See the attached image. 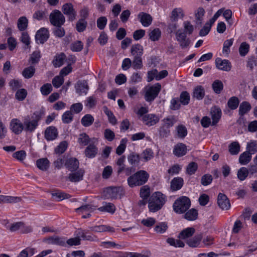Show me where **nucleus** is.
Instances as JSON below:
<instances>
[{
  "mask_svg": "<svg viewBox=\"0 0 257 257\" xmlns=\"http://www.w3.org/2000/svg\"><path fill=\"white\" fill-rule=\"evenodd\" d=\"M40 91L43 95L47 96L52 91V86L50 83H46L41 87Z\"/></svg>",
  "mask_w": 257,
  "mask_h": 257,
  "instance_id": "bf43d9fd",
  "label": "nucleus"
},
{
  "mask_svg": "<svg viewBox=\"0 0 257 257\" xmlns=\"http://www.w3.org/2000/svg\"><path fill=\"white\" fill-rule=\"evenodd\" d=\"M186 35L182 29L177 30L175 33L176 39L182 49L187 48L191 44V41Z\"/></svg>",
  "mask_w": 257,
  "mask_h": 257,
  "instance_id": "0eeeda50",
  "label": "nucleus"
},
{
  "mask_svg": "<svg viewBox=\"0 0 257 257\" xmlns=\"http://www.w3.org/2000/svg\"><path fill=\"white\" fill-rule=\"evenodd\" d=\"M211 118L212 119V125H215L219 120L222 112L220 108L214 106L211 110Z\"/></svg>",
  "mask_w": 257,
  "mask_h": 257,
  "instance_id": "4be33fe9",
  "label": "nucleus"
},
{
  "mask_svg": "<svg viewBox=\"0 0 257 257\" xmlns=\"http://www.w3.org/2000/svg\"><path fill=\"white\" fill-rule=\"evenodd\" d=\"M161 89V85L157 83L154 85L146 88L145 98L147 101H153L158 96Z\"/></svg>",
  "mask_w": 257,
  "mask_h": 257,
  "instance_id": "39448f33",
  "label": "nucleus"
},
{
  "mask_svg": "<svg viewBox=\"0 0 257 257\" xmlns=\"http://www.w3.org/2000/svg\"><path fill=\"white\" fill-rule=\"evenodd\" d=\"M251 159V154L249 152L246 151L240 155L239 162L241 165H246L250 161Z\"/></svg>",
  "mask_w": 257,
  "mask_h": 257,
  "instance_id": "473e14b6",
  "label": "nucleus"
},
{
  "mask_svg": "<svg viewBox=\"0 0 257 257\" xmlns=\"http://www.w3.org/2000/svg\"><path fill=\"white\" fill-rule=\"evenodd\" d=\"M18 28L21 31H25L28 26V20L26 17H21L18 20Z\"/></svg>",
  "mask_w": 257,
  "mask_h": 257,
  "instance_id": "f704fd0d",
  "label": "nucleus"
},
{
  "mask_svg": "<svg viewBox=\"0 0 257 257\" xmlns=\"http://www.w3.org/2000/svg\"><path fill=\"white\" fill-rule=\"evenodd\" d=\"M73 118V114L71 111H66L62 116V120L64 123H69Z\"/></svg>",
  "mask_w": 257,
  "mask_h": 257,
  "instance_id": "5fc2aeb1",
  "label": "nucleus"
},
{
  "mask_svg": "<svg viewBox=\"0 0 257 257\" xmlns=\"http://www.w3.org/2000/svg\"><path fill=\"white\" fill-rule=\"evenodd\" d=\"M127 159L131 165L135 166L139 163L140 157L137 154L132 153L127 156Z\"/></svg>",
  "mask_w": 257,
  "mask_h": 257,
  "instance_id": "a18cd8bd",
  "label": "nucleus"
},
{
  "mask_svg": "<svg viewBox=\"0 0 257 257\" xmlns=\"http://www.w3.org/2000/svg\"><path fill=\"white\" fill-rule=\"evenodd\" d=\"M183 180L180 177L174 178L171 182V188L173 191L179 190L183 186Z\"/></svg>",
  "mask_w": 257,
  "mask_h": 257,
  "instance_id": "c85d7f7f",
  "label": "nucleus"
},
{
  "mask_svg": "<svg viewBox=\"0 0 257 257\" xmlns=\"http://www.w3.org/2000/svg\"><path fill=\"white\" fill-rule=\"evenodd\" d=\"M24 126L19 119L13 118L10 122V129L16 135L20 134L24 130Z\"/></svg>",
  "mask_w": 257,
  "mask_h": 257,
  "instance_id": "1a4fd4ad",
  "label": "nucleus"
},
{
  "mask_svg": "<svg viewBox=\"0 0 257 257\" xmlns=\"http://www.w3.org/2000/svg\"><path fill=\"white\" fill-rule=\"evenodd\" d=\"M166 202L165 196L160 192L154 193L150 197L148 207L151 212H155L162 208Z\"/></svg>",
  "mask_w": 257,
  "mask_h": 257,
  "instance_id": "f257e3e1",
  "label": "nucleus"
},
{
  "mask_svg": "<svg viewBox=\"0 0 257 257\" xmlns=\"http://www.w3.org/2000/svg\"><path fill=\"white\" fill-rule=\"evenodd\" d=\"M66 59V55L63 53L57 55L53 61V64L55 67L61 66Z\"/></svg>",
  "mask_w": 257,
  "mask_h": 257,
  "instance_id": "7c9ffc66",
  "label": "nucleus"
},
{
  "mask_svg": "<svg viewBox=\"0 0 257 257\" xmlns=\"http://www.w3.org/2000/svg\"><path fill=\"white\" fill-rule=\"evenodd\" d=\"M98 149L94 143L89 144L85 150V155L88 158H92L95 157L97 154Z\"/></svg>",
  "mask_w": 257,
  "mask_h": 257,
  "instance_id": "aec40b11",
  "label": "nucleus"
},
{
  "mask_svg": "<svg viewBox=\"0 0 257 257\" xmlns=\"http://www.w3.org/2000/svg\"><path fill=\"white\" fill-rule=\"evenodd\" d=\"M251 108V105L248 102L243 101L239 106L238 114L241 116H243L249 112Z\"/></svg>",
  "mask_w": 257,
  "mask_h": 257,
  "instance_id": "393cba45",
  "label": "nucleus"
},
{
  "mask_svg": "<svg viewBox=\"0 0 257 257\" xmlns=\"http://www.w3.org/2000/svg\"><path fill=\"white\" fill-rule=\"evenodd\" d=\"M62 11L63 14L68 17L69 21L72 22L75 20L76 12L71 3L65 4L62 6Z\"/></svg>",
  "mask_w": 257,
  "mask_h": 257,
  "instance_id": "6e6552de",
  "label": "nucleus"
},
{
  "mask_svg": "<svg viewBox=\"0 0 257 257\" xmlns=\"http://www.w3.org/2000/svg\"><path fill=\"white\" fill-rule=\"evenodd\" d=\"M38 124L36 122L32 120L29 116L25 117L24 120V130L27 132L32 133L34 132L37 127Z\"/></svg>",
  "mask_w": 257,
  "mask_h": 257,
  "instance_id": "f8f14e48",
  "label": "nucleus"
},
{
  "mask_svg": "<svg viewBox=\"0 0 257 257\" xmlns=\"http://www.w3.org/2000/svg\"><path fill=\"white\" fill-rule=\"evenodd\" d=\"M154 156V153L151 149H147L144 150L141 154V157L145 162H147L149 160L153 158Z\"/></svg>",
  "mask_w": 257,
  "mask_h": 257,
  "instance_id": "6e6d98bb",
  "label": "nucleus"
},
{
  "mask_svg": "<svg viewBox=\"0 0 257 257\" xmlns=\"http://www.w3.org/2000/svg\"><path fill=\"white\" fill-rule=\"evenodd\" d=\"M133 67L135 69H140L143 67V62L142 57H134L133 61H132Z\"/></svg>",
  "mask_w": 257,
  "mask_h": 257,
  "instance_id": "13d9d810",
  "label": "nucleus"
},
{
  "mask_svg": "<svg viewBox=\"0 0 257 257\" xmlns=\"http://www.w3.org/2000/svg\"><path fill=\"white\" fill-rule=\"evenodd\" d=\"M20 39L21 42L25 45L27 48H30V38L27 32H23Z\"/></svg>",
  "mask_w": 257,
  "mask_h": 257,
  "instance_id": "680f3d73",
  "label": "nucleus"
},
{
  "mask_svg": "<svg viewBox=\"0 0 257 257\" xmlns=\"http://www.w3.org/2000/svg\"><path fill=\"white\" fill-rule=\"evenodd\" d=\"M187 149L186 145L183 143H178L174 146L173 154L178 157H182L187 153Z\"/></svg>",
  "mask_w": 257,
  "mask_h": 257,
  "instance_id": "f3484780",
  "label": "nucleus"
},
{
  "mask_svg": "<svg viewBox=\"0 0 257 257\" xmlns=\"http://www.w3.org/2000/svg\"><path fill=\"white\" fill-rule=\"evenodd\" d=\"M44 114L45 111L44 108H42L41 109L34 112L30 118L32 120L36 121L37 124H38V122L41 119Z\"/></svg>",
  "mask_w": 257,
  "mask_h": 257,
  "instance_id": "79ce46f5",
  "label": "nucleus"
},
{
  "mask_svg": "<svg viewBox=\"0 0 257 257\" xmlns=\"http://www.w3.org/2000/svg\"><path fill=\"white\" fill-rule=\"evenodd\" d=\"M217 204L222 210H228L230 207V203L227 196L220 193L218 195Z\"/></svg>",
  "mask_w": 257,
  "mask_h": 257,
  "instance_id": "9d476101",
  "label": "nucleus"
},
{
  "mask_svg": "<svg viewBox=\"0 0 257 257\" xmlns=\"http://www.w3.org/2000/svg\"><path fill=\"white\" fill-rule=\"evenodd\" d=\"M149 177V174L145 171L140 170L134 175L130 176L127 180L128 186L133 188L141 186L147 182Z\"/></svg>",
  "mask_w": 257,
  "mask_h": 257,
  "instance_id": "f03ea898",
  "label": "nucleus"
},
{
  "mask_svg": "<svg viewBox=\"0 0 257 257\" xmlns=\"http://www.w3.org/2000/svg\"><path fill=\"white\" fill-rule=\"evenodd\" d=\"M87 26V21L84 19H80L76 24V29L78 32H82L85 31Z\"/></svg>",
  "mask_w": 257,
  "mask_h": 257,
  "instance_id": "603ef678",
  "label": "nucleus"
},
{
  "mask_svg": "<svg viewBox=\"0 0 257 257\" xmlns=\"http://www.w3.org/2000/svg\"><path fill=\"white\" fill-rule=\"evenodd\" d=\"M58 136L57 128L53 126L47 127L45 131V138L47 141L55 140Z\"/></svg>",
  "mask_w": 257,
  "mask_h": 257,
  "instance_id": "dca6fc26",
  "label": "nucleus"
},
{
  "mask_svg": "<svg viewBox=\"0 0 257 257\" xmlns=\"http://www.w3.org/2000/svg\"><path fill=\"white\" fill-rule=\"evenodd\" d=\"M205 14V10L203 8H199L195 14L196 23L197 25H200L202 23L203 16Z\"/></svg>",
  "mask_w": 257,
  "mask_h": 257,
  "instance_id": "a19ab883",
  "label": "nucleus"
},
{
  "mask_svg": "<svg viewBox=\"0 0 257 257\" xmlns=\"http://www.w3.org/2000/svg\"><path fill=\"white\" fill-rule=\"evenodd\" d=\"M50 22L54 26H61L65 22V18L62 13L57 10L53 11L50 15Z\"/></svg>",
  "mask_w": 257,
  "mask_h": 257,
  "instance_id": "423d86ee",
  "label": "nucleus"
},
{
  "mask_svg": "<svg viewBox=\"0 0 257 257\" xmlns=\"http://www.w3.org/2000/svg\"><path fill=\"white\" fill-rule=\"evenodd\" d=\"M215 65L217 69L225 71H230L231 68V63L228 60H222L220 58L216 59Z\"/></svg>",
  "mask_w": 257,
  "mask_h": 257,
  "instance_id": "9b49d317",
  "label": "nucleus"
},
{
  "mask_svg": "<svg viewBox=\"0 0 257 257\" xmlns=\"http://www.w3.org/2000/svg\"><path fill=\"white\" fill-rule=\"evenodd\" d=\"M52 196L56 198L57 201H62L65 199H68L71 197V195L65 192L60 191H57L55 192L52 193Z\"/></svg>",
  "mask_w": 257,
  "mask_h": 257,
  "instance_id": "ea45409f",
  "label": "nucleus"
},
{
  "mask_svg": "<svg viewBox=\"0 0 257 257\" xmlns=\"http://www.w3.org/2000/svg\"><path fill=\"white\" fill-rule=\"evenodd\" d=\"M49 38V34L47 30L45 28H42L39 30L35 36L36 41L38 43L43 44Z\"/></svg>",
  "mask_w": 257,
  "mask_h": 257,
  "instance_id": "4468645a",
  "label": "nucleus"
},
{
  "mask_svg": "<svg viewBox=\"0 0 257 257\" xmlns=\"http://www.w3.org/2000/svg\"><path fill=\"white\" fill-rule=\"evenodd\" d=\"M233 42V39L225 40L223 43L222 53L225 54H228L230 52V47L232 45Z\"/></svg>",
  "mask_w": 257,
  "mask_h": 257,
  "instance_id": "4d7b16f0",
  "label": "nucleus"
},
{
  "mask_svg": "<svg viewBox=\"0 0 257 257\" xmlns=\"http://www.w3.org/2000/svg\"><path fill=\"white\" fill-rule=\"evenodd\" d=\"M49 161L47 158H41L36 161L37 167L41 170L46 171L49 167Z\"/></svg>",
  "mask_w": 257,
  "mask_h": 257,
  "instance_id": "a878e982",
  "label": "nucleus"
},
{
  "mask_svg": "<svg viewBox=\"0 0 257 257\" xmlns=\"http://www.w3.org/2000/svg\"><path fill=\"white\" fill-rule=\"evenodd\" d=\"M94 118L92 115L89 114H85L81 119V124L85 127L90 126L94 121Z\"/></svg>",
  "mask_w": 257,
  "mask_h": 257,
  "instance_id": "58836bf2",
  "label": "nucleus"
},
{
  "mask_svg": "<svg viewBox=\"0 0 257 257\" xmlns=\"http://www.w3.org/2000/svg\"><path fill=\"white\" fill-rule=\"evenodd\" d=\"M103 205L98 208L101 212H107L113 214L115 211V207L112 203L103 202Z\"/></svg>",
  "mask_w": 257,
  "mask_h": 257,
  "instance_id": "bb28decb",
  "label": "nucleus"
},
{
  "mask_svg": "<svg viewBox=\"0 0 257 257\" xmlns=\"http://www.w3.org/2000/svg\"><path fill=\"white\" fill-rule=\"evenodd\" d=\"M177 136L179 138H184L187 135V130L183 124L179 125L176 127Z\"/></svg>",
  "mask_w": 257,
  "mask_h": 257,
  "instance_id": "3c124183",
  "label": "nucleus"
},
{
  "mask_svg": "<svg viewBox=\"0 0 257 257\" xmlns=\"http://www.w3.org/2000/svg\"><path fill=\"white\" fill-rule=\"evenodd\" d=\"M138 18L142 25L144 27H149L152 23L153 18L149 14L141 12L138 14Z\"/></svg>",
  "mask_w": 257,
  "mask_h": 257,
  "instance_id": "ddd939ff",
  "label": "nucleus"
},
{
  "mask_svg": "<svg viewBox=\"0 0 257 257\" xmlns=\"http://www.w3.org/2000/svg\"><path fill=\"white\" fill-rule=\"evenodd\" d=\"M212 87L215 93L219 94L223 90V84L220 80H216L213 82Z\"/></svg>",
  "mask_w": 257,
  "mask_h": 257,
  "instance_id": "09e8293b",
  "label": "nucleus"
},
{
  "mask_svg": "<svg viewBox=\"0 0 257 257\" xmlns=\"http://www.w3.org/2000/svg\"><path fill=\"white\" fill-rule=\"evenodd\" d=\"M143 51L144 49L143 46L139 44H137L133 45L132 46L131 53L134 57H142L143 54Z\"/></svg>",
  "mask_w": 257,
  "mask_h": 257,
  "instance_id": "b1692460",
  "label": "nucleus"
},
{
  "mask_svg": "<svg viewBox=\"0 0 257 257\" xmlns=\"http://www.w3.org/2000/svg\"><path fill=\"white\" fill-rule=\"evenodd\" d=\"M84 174V170L79 169L76 172L70 173L68 178L72 182H77L83 179Z\"/></svg>",
  "mask_w": 257,
  "mask_h": 257,
  "instance_id": "a211bd4d",
  "label": "nucleus"
},
{
  "mask_svg": "<svg viewBox=\"0 0 257 257\" xmlns=\"http://www.w3.org/2000/svg\"><path fill=\"white\" fill-rule=\"evenodd\" d=\"M248 175V169L245 167H241L238 170L237 177L240 181L244 180Z\"/></svg>",
  "mask_w": 257,
  "mask_h": 257,
  "instance_id": "864d4df0",
  "label": "nucleus"
},
{
  "mask_svg": "<svg viewBox=\"0 0 257 257\" xmlns=\"http://www.w3.org/2000/svg\"><path fill=\"white\" fill-rule=\"evenodd\" d=\"M34 253V249L32 248L27 247L26 249L23 250L17 257H28L29 254L32 256Z\"/></svg>",
  "mask_w": 257,
  "mask_h": 257,
  "instance_id": "774afa93",
  "label": "nucleus"
},
{
  "mask_svg": "<svg viewBox=\"0 0 257 257\" xmlns=\"http://www.w3.org/2000/svg\"><path fill=\"white\" fill-rule=\"evenodd\" d=\"M180 101L183 105H187L190 101V95L187 91L182 92L180 95Z\"/></svg>",
  "mask_w": 257,
  "mask_h": 257,
  "instance_id": "052dcab7",
  "label": "nucleus"
},
{
  "mask_svg": "<svg viewBox=\"0 0 257 257\" xmlns=\"http://www.w3.org/2000/svg\"><path fill=\"white\" fill-rule=\"evenodd\" d=\"M168 224L165 222L158 223L155 227L154 230L160 234L164 233L168 229Z\"/></svg>",
  "mask_w": 257,
  "mask_h": 257,
  "instance_id": "c03bdc74",
  "label": "nucleus"
},
{
  "mask_svg": "<svg viewBox=\"0 0 257 257\" xmlns=\"http://www.w3.org/2000/svg\"><path fill=\"white\" fill-rule=\"evenodd\" d=\"M202 238V234H198L192 238H190L188 239L186 241V243L191 247H197L200 242Z\"/></svg>",
  "mask_w": 257,
  "mask_h": 257,
  "instance_id": "cd10ccee",
  "label": "nucleus"
},
{
  "mask_svg": "<svg viewBox=\"0 0 257 257\" xmlns=\"http://www.w3.org/2000/svg\"><path fill=\"white\" fill-rule=\"evenodd\" d=\"M198 168L197 163L194 162L190 163L187 166L186 172L190 175L194 174Z\"/></svg>",
  "mask_w": 257,
  "mask_h": 257,
  "instance_id": "69168bd1",
  "label": "nucleus"
},
{
  "mask_svg": "<svg viewBox=\"0 0 257 257\" xmlns=\"http://www.w3.org/2000/svg\"><path fill=\"white\" fill-rule=\"evenodd\" d=\"M204 95L205 91L204 88L202 86H199L194 89L193 96L198 100H201L204 97Z\"/></svg>",
  "mask_w": 257,
  "mask_h": 257,
  "instance_id": "37998d69",
  "label": "nucleus"
},
{
  "mask_svg": "<svg viewBox=\"0 0 257 257\" xmlns=\"http://www.w3.org/2000/svg\"><path fill=\"white\" fill-rule=\"evenodd\" d=\"M249 46L246 42H243L241 44L239 48V52L241 56H245L248 52Z\"/></svg>",
  "mask_w": 257,
  "mask_h": 257,
  "instance_id": "e2e57ef3",
  "label": "nucleus"
},
{
  "mask_svg": "<svg viewBox=\"0 0 257 257\" xmlns=\"http://www.w3.org/2000/svg\"><path fill=\"white\" fill-rule=\"evenodd\" d=\"M198 216V212L195 209H191L188 211L185 214L184 217L188 220H196Z\"/></svg>",
  "mask_w": 257,
  "mask_h": 257,
  "instance_id": "49530a36",
  "label": "nucleus"
},
{
  "mask_svg": "<svg viewBox=\"0 0 257 257\" xmlns=\"http://www.w3.org/2000/svg\"><path fill=\"white\" fill-rule=\"evenodd\" d=\"M91 141L89 136L85 133H82L79 135L78 142L80 145L87 146Z\"/></svg>",
  "mask_w": 257,
  "mask_h": 257,
  "instance_id": "de8ad7c7",
  "label": "nucleus"
},
{
  "mask_svg": "<svg viewBox=\"0 0 257 257\" xmlns=\"http://www.w3.org/2000/svg\"><path fill=\"white\" fill-rule=\"evenodd\" d=\"M180 239H175L172 237H169L167 239L166 241L170 245L175 247H183L185 244Z\"/></svg>",
  "mask_w": 257,
  "mask_h": 257,
  "instance_id": "e433bc0d",
  "label": "nucleus"
},
{
  "mask_svg": "<svg viewBox=\"0 0 257 257\" xmlns=\"http://www.w3.org/2000/svg\"><path fill=\"white\" fill-rule=\"evenodd\" d=\"M161 36V31L159 28H155L149 34L150 39L152 41H158Z\"/></svg>",
  "mask_w": 257,
  "mask_h": 257,
  "instance_id": "4c0bfd02",
  "label": "nucleus"
},
{
  "mask_svg": "<svg viewBox=\"0 0 257 257\" xmlns=\"http://www.w3.org/2000/svg\"><path fill=\"white\" fill-rule=\"evenodd\" d=\"M79 162L76 158H70L65 163L66 168L71 172L76 170L79 167Z\"/></svg>",
  "mask_w": 257,
  "mask_h": 257,
  "instance_id": "412c9836",
  "label": "nucleus"
},
{
  "mask_svg": "<svg viewBox=\"0 0 257 257\" xmlns=\"http://www.w3.org/2000/svg\"><path fill=\"white\" fill-rule=\"evenodd\" d=\"M140 196L145 199H147L150 194V187L145 185L143 186L140 189Z\"/></svg>",
  "mask_w": 257,
  "mask_h": 257,
  "instance_id": "0e129e2a",
  "label": "nucleus"
},
{
  "mask_svg": "<svg viewBox=\"0 0 257 257\" xmlns=\"http://www.w3.org/2000/svg\"><path fill=\"white\" fill-rule=\"evenodd\" d=\"M239 103V100L236 96H232L228 100L227 106L231 110L236 109Z\"/></svg>",
  "mask_w": 257,
  "mask_h": 257,
  "instance_id": "72a5a7b5",
  "label": "nucleus"
},
{
  "mask_svg": "<svg viewBox=\"0 0 257 257\" xmlns=\"http://www.w3.org/2000/svg\"><path fill=\"white\" fill-rule=\"evenodd\" d=\"M75 88L76 92L79 95H81L82 93H85V94L87 93L89 86L86 80H82L77 82Z\"/></svg>",
  "mask_w": 257,
  "mask_h": 257,
  "instance_id": "6ab92c4d",
  "label": "nucleus"
},
{
  "mask_svg": "<svg viewBox=\"0 0 257 257\" xmlns=\"http://www.w3.org/2000/svg\"><path fill=\"white\" fill-rule=\"evenodd\" d=\"M191 205V201L189 198L182 196L177 199L173 204L174 211L179 214L185 212L189 209Z\"/></svg>",
  "mask_w": 257,
  "mask_h": 257,
  "instance_id": "7ed1b4c3",
  "label": "nucleus"
},
{
  "mask_svg": "<svg viewBox=\"0 0 257 257\" xmlns=\"http://www.w3.org/2000/svg\"><path fill=\"white\" fill-rule=\"evenodd\" d=\"M48 243L61 246H64L65 244V240L62 237L58 236H52L47 239Z\"/></svg>",
  "mask_w": 257,
  "mask_h": 257,
  "instance_id": "2f4dec72",
  "label": "nucleus"
},
{
  "mask_svg": "<svg viewBox=\"0 0 257 257\" xmlns=\"http://www.w3.org/2000/svg\"><path fill=\"white\" fill-rule=\"evenodd\" d=\"M195 231V230L193 227H187L180 232L178 238L181 239H186L191 237L194 234Z\"/></svg>",
  "mask_w": 257,
  "mask_h": 257,
  "instance_id": "5701e85b",
  "label": "nucleus"
},
{
  "mask_svg": "<svg viewBox=\"0 0 257 257\" xmlns=\"http://www.w3.org/2000/svg\"><path fill=\"white\" fill-rule=\"evenodd\" d=\"M142 120L147 125L152 126L159 121V118L154 114H147L143 116Z\"/></svg>",
  "mask_w": 257,
  "mask_h": 257,
  "instance_id": "2eb2a0df",
  "label": "nucleus"
},
{
  "mask_svg": "<svg viewBox=\"0 0 257 257\" xmlns=\"http://www.w3.org/2000/svg\"><path fill=\"white\" fill-rule=\"evenodd\" d=\"M96 209V206L91 204H87L82 205L81 207L76 209V211L79 213H84L87 212H92Z\"/></svg>",
  "mask_w": 257,
  "mask_h": 257,
  "instance_id": "c756f323",
  "label": "nucleus"
},
{
  "mask_svg": "<svg viewBox=\"0 0 257 257\" xmlns=\"http://www.w3.org/2000/svg\"><path fill=\"white\" fill-rule=\"evenodd\" d=\"M123 194V190L121 187H109L103 191V195L106 199H117L120 198Z\"/></svg>",
  "mask_w": 257,
  "mask_h": 257,
  "instance_id": "20e7f679",
  "label": "nucleus"
},
{
  "mask_svg": "<svg viewBox=\"0 0 257 257\" xmlns=\"http://www.w3.org/2000/svg\"><path fill=\"white\" fill-rule=\"evenodd\" d=\"M83 44L80 41H77L71 45V50L74 52H79L82 50Z\"/></svg>",
  "mask_w": 257,
  "mask_h": 257,
  "instance_id": "338daca9",
  "label": "nucleus"
},
{
  "mask_svg": "<svg viewBox=\"0 0 257 257\" xmlns=\"http://www.w3.org/2000/svg\"><path fill=\"white\" fill-rule=\"evenodd\" d=\"M240 151V145L237 142H233L229 146V152L232 155H237Z\"/></svg>",
  "mask_w": 257,
  "mask_h": 257,
  "instance_id": "8fccbe9b",
  "label": "nucleus"
},
{
  "mask_svg": "<svg viewBox=\"0 0 257 257\" xmlns=\"http://www.w3.org/2000/svg\"><path fill=\"white\" fill-rule=\"evenodd\" d=\"M36 69L34 66H30L24 69L22 72L23 76L26 79L32 77L35 73Z\"/></svg>",
  "mask_w": 257,
  "mask_h": 257,
  "instance_id": "c9c22d12",
  "label": "nucleus"
}]
</instances>
